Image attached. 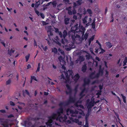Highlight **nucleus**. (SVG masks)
Instances as JSON below:
<instances>
[{
  "label": "nucleus",
  "mask_w": 127,
  "mask_h": 127,
  "mask_svg": "<svg viewBox=\"0 0 127 127\" xmlns=\"http://www.w3.org/2000/svg\"><path fill=\"white\" fill-rule=\"evenodd\" d=\"M78 59L80 63L84 60V58L83 56H80Z\"/></svg>",
  "instance_id": "21"
},
{
  "label": "nucleus",
  "mask_w": 127,
  "mask_h": 127,
  "mask_svg": "<svg viewBox=\"0 0 127 127\" xmlns=\"http://www.w3.org/2000/svg\"><path fill=\"white\" fill-rule=\"evenodd\" d=\"M47 49V46H46L45 47L43 48V49L45 51H46V50Z\"/></svg>",
  "instance_id": "59"
},
{
  "label": "nucleus",
  "mask_w": 127,
  "mask_h": 127,
  "mask_svg": "<svg viewBox=\"0 0 127 127\" xmlns=\"http://www.w3.org/2000/svg\"><path fill=\"white\" fill-rule=\"evenodd\" d=\"M58 59L59 61L60 62H64V61L63 58L61 56H60L58 58Z\"/></svg>",
  "instance_id": "26"
},
{
  "label": "nucleus",
  "mask_w": 127,
  "mask_h": 127,
  "mask_svg": "<svg viewBox=\"0 0 127 127\" xmlns=\"http://www.w3.org/2000/svg\"><path fill=\"white\" fill-rule=\"evenodd\" d=\"M94 38V36H93L91 38L89 39V40L91 41H93Z\"/></svg>",
  "instance_id": "42"
},
{
  "label": "nucleus",
  "mask_w": 127,
  "mask_h": 127,
  "mask_svg": "<svg viewBox=\"0 0 127 127\" xmlns=\"http://www.w3.org/2000/svg\"><path fill=\"white\" fill-rule=\"evenodd\" d=\"M83 23L84 24L88 23V17H85L83 20Z\"/></svg>",
  "instance_id": "16"
},
{
  "label": "nucleus",
  "mask_w": 127,
  "mask_h": 127,
  "mask_svg": "<svg viewBox=\"0 0 127 127\" xmlns=\"http://www.w3.org/2000/svg\"><path fill=\"white\" fill-rule=\"evenodd\" d=\"M127 62V57H125L124 60L123 61L124 64L123 66H124L125 65H126V63Z\"/></svg>",
  "instance_id": "27"
},
{
  "label": "nucleus",
  "mask_w": 127,
  "mask_h": 127,
  "mask_svg": "<svg viewBox=\"0 0 127 127\" xmlns=\"http://www.w3.org/2000/svg\"><path fill=\"white\" fill-rule=\"evenodd\" d=\"M87 92V90L84 88L80 94V96L81 97L80 99H81L83 96H84Z\"/></svg>",
  "instance_id": "9"
},
{
  "label": "nucleus",
  "mask_w": 127,
  "mask_h": 127,
  "mask_svg": "<svg viewBox=\"0 0 127 127\" xmlns=\"http://www.w3.org/2000/svg\"><path fill=\"white\" fill-rule=\"evenodd\" d=\"M52 27L51 26H48L46 27V29L47 30V32L48 33V36L50 35L51 36L53 35V33L51 32Z\"/></svg>",
  "instance_id": "8"
},
{
  "label": "nucleus",
  "mask_w": 127,
  "mask_h": 127,
  "mask_svg": "<svg viewBox=\"0 0 127 127\" xmlns=\"http://www.w3.org/2000/svg\"><path fill=\"white\" fill-rule=\"evenodd\" d=\"M67 35V33L66 31L64 30L63 32V35H62V37L63 39H62V42L64 44L63 45V47H65V49L67 51H70L71 49L75 48V46L74 43L71 42H68L67 40L65 38Z\"/></svg>",
  "instance_id": "3"
},
{
  "label": "nucleus",
  "mask_w": 127,
  "mask_h": 127,
  "mask_svg": "<svg viewBox=\"0 0 127 127\" xmlns=\"http://www.w3.org/2000/svg\"><path fill=\"white\" fill-rule=\"evenodd\" d=\"M26 124H28L29 127L32 126V127H34L35 126L34 125H32V122L29 121L26 123Z\"/></svg>",
  "instance_id": "18"
},
{
  "label": "nucleus",
  "mask_w": 127,
  "mask_h": 127,
  "mask_svg": "<svg viewBox=\"0 0 127 127\" xmlns=\"http://www.w3.org/2000/svg\"><path fill=\"white\" fill-rule=\"evenodd\" d=\"M25 92L26 93V94H27L28 95H29L30 94H29V92H28V91L27 90H25Z\"/></svg>",
  "instance_id": "53"
},
{
  "label": "nucleus",
  "mask_w": 127,
  "mask_h": 127,
  "mask_svg": "<svg viewBox=\"0 0 127 127\" xmlns=\"http://www.w3.org/2000/svg\"><path fill=\"white\" fill-rule=\"evenodd\" d=\"M44 94L45 95H47L48 94V93L46 92H44Z\"/></svg>",
  "instance_id": "64"
},
{
  "label": "nucleus",
  "mask_w": 127,
  "mask_h": 127,
  "mask_svg": "<svg viewBox=\"0 0 127 127\" xmlns=\"http://www.w3.org/2000/svg\"><path fill=\"white\" fill-rule=\"evenodd\" d=\"M88 36V33H86L85 35H84V38L83 39H85V40H86V39H87Z\"/></svg>",
  "instance_id": "31"
},
{
  "label": "nucleus",
  "mask_w": 127,
  "mask_h": 127,
  "mask_svg": "<svg viewBox=\"0 0 127 127\" xmlns=\"http://www.w3.org/2000/svg\"><path fill=\"white\" fill-rule=\"evenodd\" d=\"M73 18L74 19L76 20L77 19V16L76 15H74L73 17Z\"/></svg>",
  "instance_id": "60"
},
{
  "label": "nucleus",
  "mask_w": 127,
  "mask_h": 127,
  "mask_svg": "<svg viewBox=\"0 0 127 127\" xmlns=\"http://www.w3.org/2000/svg\"><path fill=\"white\" fill-rule=\"evenodd\" d=\"M95 59L96 60H97L98 61H100V60L99 58L97 57H96Z\"/></svg>",
  "instance_id": "58"
},
{
  "label": "nucleus",
  "mask_w": 127,
  "mask_h": 127,
  "mask_svg": "<svg viewBox=\"0 0 127 127\" xmlns=\"http://www.w3.org/2000/svg\"><path fill=\"white\" fill-rule=\"evenodd\" d=\"M55 30L56 32H58L59 34L60 37L61 38H62V33L61 32H59V30L57 28H55Z\"/></svg>",
  "instance_id": "17"
},
{
  "label": "nucleus",
  "mask_w": 127,
  "mask_h": 127,
  "mask_svg": "<svg viewBox=\"0 0 127 127\" xmlns=\"http://www.w3.org/2000/svg\"><path fill=\"white\" fill-rule=\"evenodd\" d=\"M66 87L67 88V90L66 92L67 95H69V98L68 100L65 101H63L60 102L59 104L60 108L58 110L57 114H54L50 117H49V120L46 123L47 126V127H56L55 125H58V124L53 121L54 120H59L60 122H63L65 121L67 119V117L70 115L72 117L69 118L70 120L73 122H75L79 125L82 124V122L79 121V120L75 118L74 119L72 117H77L79 119L80 118L81 116L79 115V114L84 115V112L79 108H84V107L80 104L82 101L79 100L75 104V109H77L75 110V111L73 110H71L70 109H68L66 111L63 110L64 107L70 103L71 102H74L76 101L75 97H73L71 96L72 94L73 90L71 89L70 87L67 84Z\"/></svg>",
  "instance_id": "1"
},
{
  "label": "nucleus",
  "mask_w": 127,
  "mask_h": 127,
  "mask_svg": "<svg viewBox=\"0 0 127 127\" xmlns=\"http://www.w3.org/2000/svg\"><path fill=\"white\" fill-rule=\"evenodd\" d=\"M91 20L92 19L91 18H88V23H86V26H88L89 25V23L91 22Z\"/></svg>",
  "instance_id": "25"
},
{
  "label": "nucleus",
  "mask_w": 127,
  "mask_h": 127,
  "mask_svg": "<svg viewBox=\"0 0 127 127\" xmlns=\"http://www.w3.org/2000/svg\"><path fill=\"white\" fill-rule=\"evenodd\" d=\"M105 44L106 46L109 48H111L112 46V45L111 44V43L109 42H106Z\"/></svg>",
  "instance_id": "19"
},
{
  "label": "nucleus",
  "mask_w": 127,
  "mask_h": 127,
  "mask_svg": "<svg viewBox=\"0 0 127 127\" xmlns=\"http://www.w3.org/2000/svg\"><path fill=\"white\" fill-rule=\"evenodd\" d=\"M38 118H30V120H32V121H35V120H38Z\"/></svg>",
  "instance_id": "36"
},
{
  "label": "nucleus",
  "mask_w": 127,
  "mask_h": 127,
  "mask_svg": "<svg viewBox=\"0 0 127 127\" xmlns=\"http://www.w3.org/2000/svg\"><path fill=\"white\" fill-rule=\"evenodd\" d=\"M37 43L36 42L35 40L34 39V46H36L37 47Z\"/></svg>",
  "instance_id": "49"
},
{
  "label": "nucleus",
  "mask_w": 127,
  "mask_h": 127,
  "mask_svg": "<svg viewBox=\"0 0 127 127\" xmlns=\"http://www.w3.org/2000/svg\"><path fill=\"white\" fill-rule=\"evenodd\" d=\"M2 125L5 127H8L9 126L7 121H5L2 124Z\"/></svg>",
  "instance_id": "20"
},
{
  "label": "nucleus",
  "mask_w": 127,
  "mask_h": 127,
  "mask_svg": "<svg viewBox=\"0 0 127 127\" xmlns=\"http://www.w3.org/2000/svg\"><path fill=\"white\" fill-rule=\"evenodd\" d=\"M11 80L10 79H9L6 82V85H9L11 84Z\"/></svg>",
  "instance_id": "22"
},
{
  "label": "nucleus",
  "mask_w": 127,
  "mask_h": 127,
  "mask_svg": "<svg viewBox=\"0 0 127 127\" xmlns=\"http://www.w3.org/2000/svg\"><path fill=\"white\" fill-rule=\"evenodd\" d=\"M78 5L77 3L74 2L73 3V6L74 7H75Z\"/></svg>",
  "instance_id": "55"
},
{
  "label": "nucleus",
  "mask_w": 127,
  "mask_h": 127,
  "mask_svg": "<svg viewBox=\"0 0 127 127\" xmlns=\"http://www.w3.org/2000/svg\"><path fill=\"white\" fill-rule=\"evenodd\" d=\"M121 95L122 97V98L124 102L126 103V97L124 96L123 95L121 94Z\"/></svg>",
  "instance_id": "32"
},
{
  "label": "nucleus",
  "mask_w": 127,
  "mask_h": 127,
  "mask_svg": "<svg viewBox=\"0 0 127 127\" xmlns=\"http://www.w3.org/2000/svg\"><path fill=\"white\" fill-rule=\"evenodd\" d=\"M31 79H33L36 81H37V79H36V78L34 76H32L31 77Z\"/></svg>",
  "instance_id": "38"
},
{
  "label": "nucleus",
  "mask_w": 127,
  "mask_h": 127,
  "mask_svg": "<svg viewBox=\"0 0 127 127\" xmlns=\"http://www.w3.org/2000/svg\"><path fill=\"white\" fill-rule=\"evenodd\" d=\"M42 23L43 25H46L48 24V23H46L45 21H42Z\"/></svg>",
  "instance_id": "41"
},
{
  "label": "nucleus",
  "mask_w": 127,
  "mask_h": 127,
  "mask_svg": "<svg viewBox=\"0 0 127 127\" xmlns=\"http://www.w3.org/2000/svg\"><path fill=\"white\" fill-rule=\"evenodd\" d=\"M52 4L53 5H55V6H56V2H55L54 1L52 3Z\"/></svg>",
  "instance_id": "61"
},
{
  "label": "nucleus",
  "mask_w": 127,
  "mask_h": 127,
  "mask_svg": "<svg viewBox=\"0 0 127 127\" xmlns=\"http://www.w3.org/2000/svg\"><path fill=\"white\" fill-rule=\"evenodd\" d=\"M68 13L69 15H71L72 14V12L71 10L68 11Z\"/></svg>",
  "instance_id": "50"
},
{
  "label": "nucleus",
  "mask_w": 127,
  "mask_h": 127,
  "mask_svg": "<svg viewBox=\"0 0 127 127\" xmlns=\"http://www.w3.org/2000/svg\"><path fill=\"white\" fill-rule=\"evenodd\" d=\"M90 52L92 54H93L94 55H95V54L93 52V49L92 48H90Z\"/></svg>",
  "instance_id": "46"
},
{
  "label": "nucleus",
  "mask_w": 127,
  "mask_h": 127,
  "mask_svg": "<svg viewBox=\"0 0 127 127\" xmlns=\"http://www.w3.org/2000/svg\"><path fill=\"white\" fill-rule=\"evenodd\" d=\"M100 72L102 73V71H99V72L98 73H97L96 75H95V72L94 71V72H93L90 75V78L91 79L97 78L99 77V73Z\"/></svg>",
  "instance_id": "7"
},
{
  "label": "nucleus",
  "mask_w": 127,
  "mask_h": 127,
  "mask_svg": "<svg viewBox=\"0 0 127 127\" xmlns=\"http://www.w3.org/2000/svg\"><path fill=\"white\" fill-rule=\"evenodd\" d=\"M58 51L59 52H60L62 55H64V51L62 50L61 49L59 48L58 49Z\"/></svg>",
  "instance_id": "34"
},
{
  "label": "nucleus",
  "mask_w": 127,
  "mask_h": 127,
  "mask_svg": "<svg viewBox=\"0 0 127 127\" xmlns=\"http://www.w3.org/2000/svg\"><path fill=\"white\" fill-rule=\"evenodd\" d=\"M78 24H76L73 27H72L71 29L73 31H69L68 32L69 37L71 38L73 42L77 44H79L82 42L83 40L80 36L77 34L76 33H78L80 35L82 34L83 36L84 34L85 30V28L80 25L78 27Z\"/></svg>",
  "instance_id": "2"
},
{
  "label": "nucleus",
  "mask_w": 127,
  "mask_h": 127,
  "mask_svg": "<svg viewBox=\"0 0 127 127\" xmlns=\"http://www.w3.org/2000/svg\"><path fill=\"white\" fill-rule=\"evenodd\" d=\"M101 52H99L100 54L101 53H102L105 52V50H103V49H101Z\"/></svg>",
  "instance_id": "52"
},
{
  "label": "nucleus",
  "mask_w": 127,
  "mask_h": 127,
  "mask_svg": "<svg viewBox=\"0 0 127 127\" xmlns=\"http://www.w3.org/2000/svg\"><path fill=\"white\" fill-rule=\"evenodd\" d=\"M72 8V7L71 6H69L68 7H67L66 8V9L68 11H70L71 10V9Z\"/></svg>",
  "instance_id": "43"
},
{
  "label": "nucleus",
  "mask_w": 127,
  "mask_h": 127,
  "mask_svg": "<svg viewBox=\"0 0 127 127\" xmlns=\"http://www.w3.org/2000/svg\"><path fill=\"white\" fill-rule=\"evenodd\" d=\"M82 127H89L88 126V122L87 119H86L85 125L82 126Z\"/></svg>",
  "instance_id": "29"
},
{
  "label": "nucleus",
  "mask_w": 127,
  "mask_h": 127,
  "mask_svg": "<svg viewBox=\"0 0 127 127\" xmlns=\"http://www.w3.org/2000/svg\"><path fill=\"white\" fill-rule=\"evenodd\" d=\"M64 73L67 78H68V79H69V78L71 77L72 79L74 80L75 82H77L80 77V76L78 74H76L73 77V73L72 71L71 70H68L67 72L64 71Z\"/></svg>",
  "instance_id": "4"
},
{
  "label": "nucleus",
  "mask_w": 127,
  "mask_h": 127,
  "mask_svg": "<svg viewBox=\"0 0 127 127\" xmlns=\"http://www.w3.org/2000/svg\"><path fill=\"white\" fill-rule=\"evenodd\" d=\"M92 27L93 29L95 28V23L93 22L92 24Z\"/></svg>",
  "instance_id": "39"
},
{
  "label": "nucleus",
  "mask_w": 127,
  "mask_h": 127,
  "mask_svg": "<svg viewBox=\"0 0 127 127\" xmlns=\"http://www.w3.org/2000/svg\"><path fill=\"white\" fill-rule=\"evenodd\" d=\"M52 52L55 54H57V50L55 47L52 48Z\"/></svg>",
  "instance_id": "24"
},
{
  "label": "nucleus",
  "mask_w": 127,
  "mask_h": 127,
  "mask_svg": "<svg viewBox=\"0 0 127 127\" xmlns=\"http://www.w3.org/2000/svg\"><path fill=\"white\" fill-rule=\"evenodd\" d=\"M17 103H19L20 104L18 105V108L20 110L23 109V108L25 105V103H24L18 102Z\"/></svg>",
  "instance_id": "10"
},
{
  "label": "nucleus",
  "mask_w": 127,
  "mask_h": 127,
  "mask_svg": "<svg viewBox=\"0 0 127 127\" xmlns=\"http://www.w3.org/2000/svg\"><path fill=\"white\" fill-rule=\"evenodd\" d=\"M14 50H13L12 49H11L10 51H9L8 52V54L10 55H11V54L12 53H13L14 52Z\"/></svg>",
  "instance_id": "35"
},
{
  "label": "nucleus",
  "mask_w": 127,
  "mask_h": 127,
  "mask_svg": "<svg viewBox=\"0 0 127 127\" xmlns=\"http://www.w3.org/2000/svg\"><path fill=\"white\" fill-rule=\"evenodd\" d=\"M78 11L79 12L80 14H79L78 13L77 14L79 15L80 17L81 18V15L82 14H85L87 13V11L84 8L80 7L78 9Z\"/></svg>",
  "instance_id": "5"
},
{
  "label": "nucleus",
  "mask_w": 127,
  "mask_h": 127,
  "mask_svg": "<svg viewBox=\"0 0 127 127\" xmlns=\"http://www.w3.org/2000/svg\"><path fill=\"white\" fill-rule=\"evenodd\" d=\"M78 87V85H77L75 87V89L74 90L75 92V93H74V96H75L76 94V93L77 92Z\"/></svg>",
  "instance_id": "33"
},
{
  "label": "nucleus",
  "mask_w": 127,
  "mask_h": 127,
  "mask_svg": "<svg viewBox=\"0 0 127 127\" xmlns=\"http://www.w3.org/2000/svg\"><path fill=\"white\" fill-rule=\"evenodd\" d=\"M87 69V66L86 65H84L82 67V70L83 72H85L86 71Z\"/></svg>",
  "instance_id": "23"
},
{
  "label": "nucleus",
  "mask_w": 127,
  "mask_h": 127,
  "mask_svg": "<svg viewBox=\"0 0 127 127\" xmlns=\"http://www.w3.org/2000/svg\"><path fill=\"white\" fill-rule=\"evenodd\" d=\"M70 18H65L64 19V22L65 24L67 25L69 23Z\"/></svg>",
  "instance_id": "14"
},
{
  "label": "nucleus",
  "mask_w": 127,
  "mask_h": 127,
  "mask_svg": "<svg viewBox=\"0 0 127 127\" xmlns=\"http://www.w3.org/2000/svg\"><path fill=\"white\" fill-rule=\"evenodd\" d=\"M86 11L88 12V13L89 14H92V11L90 9H87Z\"/></svg>",
  "instance_id": "37"
},
{
  "label": "nucleus",
  "mask_w": 127,
  "mask_h": 127,
  "mask_svg": "<svg viewBox=\"0 0 127 127\" xmlns=\"http://www.w3.org/2000/svg\"><path fill=\"white\" fill-rule=\"evenodd\" d=\"M64 1L66 3H68L69 2V0H64Z\"/></svg>",
  "instance_id": "56"
},
{
  "label": "nucleus",
  "mask_w": 127,
  "mask_h": 127,
  "mask_svg": "<svg viewBox=\"0 0 127 127\" xmlns=\"http://www.w3.org/2000/svg\"><path fill=\"white\" fill-rule=\"evenodd\" d=\"M84 84L83 85V87H85L86 85L90 83V80L89 79L86 78L84 80Z\"/></svg>",
  "instance_id": "11"
},
{
  "label": "nucleus",
  "mask_w": 127,
  "mask_h": 127,
  "mask_svg": "<svg viewBox=\"0 0 127 127\" xmlns=\"http://www.w3.org/2000/svg\"><path fill=\"white\" fill-rule=\"evenodd\" d=\"M0 42L3 45V46H4V47H5V44L4 42L1 41Z\"/></svg>",
  "instance_id": "45"
},
{
  "label": "nucleus",
  "mask_w": 127,
  "mask_h": 127,
  "mask_svg": "<svg viewBox=\"0 0 127 127\" xmlns=\"http://www.w3.org/2000/svg\"><path fill=\"white\" fill-rule=\"evenodd\" d=\"M94 101H92L89 103L88 105V107L89 108H91L94 106Z\"/></svg>",
  "instance_id": "13"
},
{
  "label": "nucleus",
  "mask_w": 127,
  "mask_h": 127,
  "mask_svg": "<svg viewBox=\"0 0 127 127\" xmlns=\"http://www.w3.org/2000/svg\"><path fill=\"white\" fill-rule=\"evenodd\" d=\"M62 69L64 70V71H65L66 69V68L64 65H62Z\"/></svg>",
  "instance_id": "54"
},
{
  "label": "nucleus",
  "mask_w": 127,
  "mask_h": 127,
  "mask_svg": "<svg viewBox=\"0 0 127 127\" xmlns=\"http://www.w3.org/2000/svg\"><path fill=\"white\" fill-rule=\"evenodd\" d=\"M31 67V65L30 64H28L27 66V69H28Z\"/></svg>",
  "instance_id": "57"
},
{
  "label": "nucleus",
  "mask_w": 127,
  "mask_h": 127,
  "mask_svg": "<svg viewBox=\"0 0 127 127\" xmlns=\"http://www.w3.org/2000/svg\"><path fill=\"white\" fill-rule=\"evenodd\" d=\"M55 40H54V41H55L56 43L59 45H60L61 44L59 42V37L58 36H56L55 38Z\"/></svg>",
  "instance_id": "15"
},
{
  "label": "nucleus",
  "mask_w": 127,
  "mask_h": 127,
  "mask_svg": "<svg viewBox=\"0 0 127 127\" xmlns=\"http://www.w3.org/2000/svg\"><path fill=\"white\" fill-rule=\"evenodd\" d=\"M72 12V14H75L76 13V11L75 10V9H74L73 10Z\"/></svg>",
  "instance_id": "48"
},
{
  "label": "nucleus",
  "mask_w": 127,
  "mask_h": 127,
  "mask_svg": "<svg viewBox=\"0 0 127 127\" xmlns=\"http://www.w3.org/2000/svg\"><path fill=\"white\" fill-rule=\"evenodd\" d=\"M40 16L41 17H42L43 19H44V15L42 13H40Z\"/></svg>",
  "instance_id": "44"
},
{
  "label": "nucleus",
  "mask_w": 127,
  "mask_h": 127,
  "mask_svg": "<svg viewBox=\"0 0 127 127\" xmlns=\"http://www.w3.org/2000/svg\"><path fill=\"white\" fill-rule=\"evenodd\" d=\"M10 105L12 106H14L15 105L14 103L12 101H10Z\"/></svg>",
  "instance_id": "47"
},
{
  "label": "nucleus",
  "mask_w": 127,
  "mask_h": 127,
  "mask_svg": "<svg viewBox=\"0 0 127 127\" xmlns=\"http://www.w3.org/2000/svg\"><path fill=\"white\" fill-rule=\"evenodd\" d=\"M86 59L89 60L92 58V57L91 56L90 54H88L86 55Z\"/></svg>",
  "instance_id": "30"
},
{
  "label": "nucleus",
  "mask_w": 127,
  "mask_h": 127,
  "mask_svg": "<svg viewBox=\"0 0 127 127\" xmlns=\"http://www.w3.org/2000/svg\"><path fill=\"white\" fill-rule=\"evenodd\" d=\"M52 3V2H50L48 3L46 5V6H48L51 3Z\"/></svg>",
  "instance_id": "62"
},
{
  "label": "nucleus",
  "mask_w": 127,
  "mask_h": 127,
  "mask_svg": "<svg viewBox=\"0 0 127 127\" xmlns=\"http://www.w3.org/2000/svg\"><path fill=\"white\" fill-rule=\"evenodd\" d=\"M35 12L39 16V12L38 11L35 10Z\"/></svg>",
  "instance_id": "51"
},
{
  "label": "nucleus",
  "mask_w": 127,
  "mask_h": 127,
  "mask_svg": "<svg viewBox=\"0 0 127 127\" xmlns=\"http://www.w3.org/2000/svg\"><path fill=\"white\" fill-rule=\"evenodd\" d=\"M69 79L66 77V78L64 77L63 74H62L61 76L60 81L62 83H67L69 82Z\"/></svg>",
  "instance_id": "6"
},
{
  "label": "nucleus",
  "mask_w": 127,
  "mask_h": 127,
  "mask_svg": "<svg viewBox=\"0 0 127 127\" xmlns=\"http://www.w3.org/2000/svg\"><path fill=\"white\" fill-rule=\"evenodd\" d=\"M29 57H30V55L29 54L27 56L25 57V58H26V62H27L28 61V59L29 58Z\"/></svg>",
  "instance_id": "40"
},
{
  "label": "nucleus",
  "mask_w": 127,
  "mask_h": 127,
  "mask_svg": "<svg viewBox=\"0 0 127 127\" xmlns=\"http://www.w3.org/2000/svg\"><path fill=\"white\" fill-rule=\"evenodd\" d=\"M45 1V0H39L37 2L36 1V2L37 4V5H36L35 6L36 7H37L40 5L41 1H42L41 3V4H42L44 1Z\"/></svg>",
  "instance_id": "12"
},
{
  "label": "nucleus",
  "mask_w": 127,
  "mask_h": 127,
  "mask_svg": "<svg viewBox=\"0 0 127 127\" xmlns=\"http://www.w3.org/2000/svg\"><path fill=\"white\" fill-rule=\"evenodd\" d=\"M0 112H1L2 113H4L5 112V111L4 110H0Z\"/></svg>",
  "instance_id": "63"
},
{
  "label": "nucleus",
  "mask_w": 127,
  "mask_h": 127,
  "mask_svg": "<svg viewBox=\"0 0 127 127\" xmlns=\"http://www.w3.org/2000/svg\"><path fill=\"white\" fill-rule=\"evenodd\" d=\"M82 0H78L76 2L77 3L78 5H80L82 3Z\"/></svg>",
  "instance_id": "28"
}]
</instances>
